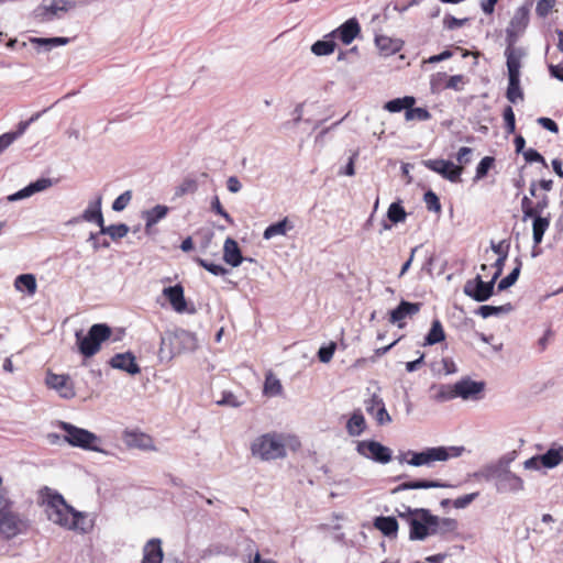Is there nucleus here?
Listing matches in <instances>:
<instances>
[{"label": "nucleus", "instance_id": "nucleus-1", "mask_svg": "<svg viewBox=\"0 0 563 563\" xmlns=\"http://www.w3.org/2000/svg\"><path fill=\"white\" fill-rule=\"evenodd\" d=\"M510 462L509 457L504 456L496 463L485 465L478 470L474 473V477L486 482L494 481L496 490L499 494H517L523 490L525 483L521 477L509 470Z\"/></svg>", "mask_w": 563, "mask_h": 563}, {"label": "nucleus", "instance_id": "nucleus-2", "mask_svg": "<svg viewBox=\"0 0 563 563\" xmlns=\"http://www.w3.org/2000/svg\"><path fill=\"white\" fill-rule=\"evenodd\" d=\"M45 512L47 518L62 527L68 529H76L82 532L87 531L86 527H79V519L82 514L76 511L71 506L67 505L60 494H49L45 505Z\"/></svg>", "mask_w": 563, "mask_h": 563}, {"label": "nucleus", "instance_id": "nucleus-3", "mask_svg": "<svg viewBox=\"0 0 563 563\" xmlns=\"http://www.w3.org/2000/svg\"><path fill=\"white\" fill-rule=\"evenodd\" d=\"M250 450L252 455L261 461L284 459L287 454L285 439L276 432H268L255 438Z\"/></svg>", "mask_w": 563, "mask_h": 563}, {"label": "nucleus", "instance_id": "nucleus-4", "mask_svg": "<svg viewBox=\"0 0 563 563\" xmlns=\"http://www.w3.org/2000/svg\"><path fill=\"white\" fill-rule=\"evenodd\" d=\"M13 503L0 490V534L12 539L26 530V521L12 509Z\"/></svg>", "mask_w": 563, "mask_h": 563}, {"label": "nucleus", "instance_id": "nucleus-5", "mask_svg": "<svg viewBox=\"0 0 563 563\" xmlns=\"http://www.w3.org/2000/svg\"><path fill=\"white\" fill-rule=\"evenodd\" d=\"M59 428L65 431L64 441L69 445L110 455L108 451L98 445L101 440L93 432L65 421L59 422Z\"/></svg>", "mask_w": 563, "mask_h": 563}, {"label": "nucleus", "instance_id": "nucleus-6", "mask_svg": "<svg viewBox=\"0 0 563 563\" xmlns=\"http://www.w3.org/2000/svg\"><path fill=\"white\" fill-rule=\"evenodd\" d=\"M111 333V328L106 323L91 325L86 335H82V331H77L75 335L79 352L85 357L93 356L99 352L101 343L107 341Z\"/></svg>", "mask_w": 563, "mask_h": 563}, {"label": "nucleus", "instance_id": "nucleus-7", "mask_svg": "<svg viewBox=\"0 0 563 563\" xmlns=\"http://www.w3.org/2000/svg\"><path fill=\"white\" fill-rule=\"evenodd\" d=\"M464 448L462 446H434L427 448L421 452L408 451L410 459L407 463L411 466H431L434 462L448 461L450 457H457L462 454Z\"/></svg>", "mask_w": 563, "mask_h": 563}, {"label": "nucleus", "instance_id": "nucleus-8", "mask_svg": "<svg viewBox=\"0 0 563 563\" xmlns=\"http://www.w3.org/2000/svg\"><path fill=\"white\" fill-rule=\"evenodd\" d=\"M169 343L172 346V353L174 355L183 352H192L198 347V340L196 335L187 330L178 329L174 332L167 333L166 336L162 338V345Z\"/></svg>", "mask_w": 563, "mask_h": 563}, {"label": "nucleus", "instance_id": "nucleus-9", "mask_svg": "<svg viewBox=\"0 0 563 563\" xmlns=\"http://www.w3.org/2000/svg\"><path fill=\"white\" fill-rule=\"evenodd\" d=\"M496 280L490 278L484 282L481 275L466 280L463 287V292L477 302L488 300L495 290Z\"/></svg>", "mask_w": 563, "mask_h": 563}, {"label": "nucleus", "instance_id": "nucleus-10", "mask_svg": "<svg viewBox=\"0 0 563 563\" xmlns=\"http://www.w3.org/2000/svg\"><path fill=\"white\" fill-rule=\"evenodd\" d=\"M356 451L362 456L380 464H387L393 459L391 450L374 440L360 441Z\"/></svg>", "mask_w": 563, "mask_h": 563}, {"label": "nucleus", "instance_id": "nucleus-11", "mask_svg": "<svg viewBox=\"0 0 563 563\" xmlns=\"http://www.w3.org/2000/svg\"><path fill=\"white\" fill-rule=\"evenodd\" d=\"M70 8H73V3L68 0H53L51 3L43 2L35 8L33 15L40 22H51L54 19H59Z\"/></svg>", "mask_w": 563, "mask_h": 563}, {"label": "nucleus", "instance_id": "nucleus-12", "mask_svg": "<svg viewBox=\"0 0 563 563\" xmlns=\"http://www.w3.org/2000/svg\"><path fill=\"white\" fill-rule=\"evenodd\" d=\"M423 165L428 169L440 174L443 178L450 180L451 183H457L461 180L463 167L454 165L451 161L427 159L423 161Z\"/></svg>", "mask_w": 563, "mask_h": 563}, {"label": "nucleus", "instance_id": "nucleus-13", "mask_svg": "<svg viewBox=\"0 0 563 563\" xmlns=\"http://www.w3.org/2000/svg\"><path fill=\"white\" fill-rule=\"evenodd\" d=\"M529 5H521L516 11L506 30L507 42L516 43L529 24Z\"/></svg>", "mask_w": 563, "mask_h": 563}, {"label": "nucleus", "instance_id": "nucleus-14", "mask_svg": "<svg viewBox=\"0 0 563 563\" xmlns=\"http://www.w3.org/2000/svg\"><path fill=\"white\" fill-rule=\"evenodd\" d=\"M485 389L484 382H475L470 377L462 378L454 384L455 398L463 400H478L482 398V393Z\"/></svg>", "mask_w": 563, "mask_h": 563}, {"label": "nucleus", "instance_id": "nucleus-15", "mask_svg": "<svg viewBox=\"0 0 563 563\" xmlns=\"http://www.w3.org/2000/svg\"><path fill=\"white\" fill-rule=\"evenodd\" d=\"M429 511L426 508L408 509L409 515H416L415 518H409V539L410 540H424L430 534L429 522L423 514Z\"/></svg>", "mask_w": 563, "mask_h": 563}, {"label": "nucleus", "instance_id": "nucleus-16", "mask_svg": "<svg viewBox=\"0 0 563 563\" xmlns=\"http://www.w3.org/2000/svg\"><path fill=\"white\" fill-rule=\"evenodd\" d=\"M421 302H410L401 300L399 305L389 312V322L396 324L399 329L405 327V320L416 316L420 309Z\"/></svg>", "mask_w": 563, "mask_h": 563}, {"label": "nucleus", "instance_id": "nucleus-17", "mask_svg": "<svg viewBox=\"0 0 563 563\" xmlns=\"http://www.w3.org/2000/svg\"><path fill=\"white\" fill-rule=\"evenodd\" d=\"M361 32V26L355 18L346 20L338 29L332 31L327 37L339 38L343 44H351Z\"/></svg>", "mask_w": 563, "mask_h": 563}, {"label": "nucleus", "instance_id": "nucleus-18", "mask_svg": "<svg viewBox=\"0 0 563 563\" xmlns=\"http://www.w3.org/2000/svg\"><path fill=\"white\" fill-rule=\"evenodd\" d=\"M423 514L427 517V522H429L430 534L444 536L457 529V521L455 519L440 518L432 515L430 511H424Z\"/></svg>", "mask_w": 563, "mask_h": 563}, {"label": "nucleus", "instance_id": "nucleus-19", "mask_svg": "<svg viewBox=\"0 0 563 563\" xmlns=\"http://www.w3.org/2000/svg\"><path fill=\"white\" fill-rule=\"evenodd\" d=\"M163 295L166 297V299L169 301L173 309L178 312L183 313L187 311V302L184 296V288L181 285L177 284L175 286L165 287L163 289ZM189 313H194L195 309L188 310Z\"/></svg>", "mask_w": 563, "mask_h": 563}, {"label": "nucleus", "instance_id": "nucleus-20", "mask_svg": "<svg viewBox=\"0 0 563 563\" xmlns=\"http://www.w3.org/2000/svg\"><path fill=\"white\" fill-rule=\"evenodd\" d=\"M507 43L505 56L507 58L508 76H520L521 59L525 57L526 52L521 47H516L515 43Z\"/></svg>", "mask_w": 563, "mask_h": 563}, {"label": "nucleus", "instance_id": "nucleus-21", "mask_svg": "<svg viewBox=\"0 0 563 563\" xmlns=\"http://www.w3.org/2000/svg\"><path fill=\"white\" fill-rule=\"evenodd\" d=\"M46 384L48 387L57 390L63 398L69 399L75 396L70 379L66 375L48 374Z\"/></svg>", "mask_w": 563, "mask_h": 563}, {"label": "nucleus", "instance_id": "nucleus-22", "mask_svg": "<svg viewBox=\"0 0 563 563\" xmlns=\"http://www.w3.org/2000/svg\"><path fill=\"white\" fill-rule=\"evenodd\" d=\"M53 185V181L51 178H40L31 184H29L23 189L8 196L9 201H18L21 199L29 198L33 196L34 194L44 191L48 189Z\"/></svg>", "mask_w": 563, "mask_h": 563}, {"label": "nucleus", "instance_id": "nucleus-23", "mask_svg": "<svg viewBox=\"0 0 563 563\" xmlns=\"http://www.w3.org/2000/svg\"><path fill=\"white\" fill-rule=\"evenodd\" d=\"M110 365L113 368L124 371L131 375L141 372L140 366L135 362V356L131 352L118 353L110 360Z\"/></svg>", "mask_w": 563, "mask_h": 563}, {"label": "nucleus", "instance_id": "nucleus-24", "mask_svg": "<svg viewBox=\"0 0 563 563\" xmlns=\"http://www.w3.org/2000/svg\"><path fill=\"white\" fill-rule=\"evenodd\" d=\"M123 441L129 448H137L141 450L154 449L152 438L142 432L125 430L123 432Z\"/></svg>", "mask_w": 563, "mask_h": 563}, {"label": "nucleus", "instance_id": "nucleus-25", "mask_svg": "<svg viewBox=\"0 0 563 563\" xmlns=\"http://www.w3.org/2000/svg\"><path fill=\"white\" fill-rule=\"evenodd\" d=\"M223 260L232 267H238L244 261L239 244L232 238H228L223 245Z\"/></svg>", "mask_w": 563, "mask_h": 563}, {"label": "nucleus", "instance_id": "nucleus-26", "mask_svg": "<svg viewBox=\"0 0 563 563\" xmlns=\"http://www.w3.org/2000/svg\"><path fill=\"white\" fill-rule=\"evenodd\" d=\"M163 549L159 539H151L143 548L142 563H163Z\"/></svg>", "mask_w": 563, "mask_h": 563}, {"label": "nucleus", "instance_id": "nucleus-27", "mask_svg": "<svg viewBox=\"0 0 563 563\" xmlns=\"http://www.w3.org/2000/svg\"><path fill=\"white\" fill-rule=\"evenodd\" d=\"M102 196L98 195L95 200L88 203V207L81 213L82 221L96 222L98 225L103 222V214L101 211Z\"/></svg>", "mask_w": 563, "mask_h": 563}, {"label": "nucleus", "instance_id": "nucleus-28", "mask_svg": "<svg viewBox=\"0 0 563 563\" xmlns=\"http://www.w3.org/2000/svg\"><path fill=\"white\" fill-rule=\"evenodd\" d=\"M532 219V239L534 245H539L544 236V233L550 227L551 216L548 213L547 216L537 214L531 217Z\"/></svg>", "mask_w": 563, "mask_h": 563}, {"label": "nucleus", "instance_id": "nucleus-29", "mask_svg": "<svg viewBox=\"0 0 563 563\" xmlns=\"http://www.w3.org/2000/svg\"><path fill=\"white\" fill-rule=\"evenodd\" d=\"M451 485L441 483L438 481H428V479H418L412 482H406L397 487H395L391 490V494H397L401 490H408V489H427V488H442V487H450Z\"/></svg>", "mask_w": 563, "mask_h": 563}, {"label": "nucleus", "instance_id": "nucleus-30", "mask_svg": "<svg viewBox=\"0 0 563 563\" xmlns=\"http://www.w3.org/2000/svg\"><path fill=\"white\" fill-rule=\"evenodd\" d=\"M168 210V207L157 205L154 208L142 212V217L145 220V230L147 233L150 232L153 225H155L158 221H161L167 216Z\"/></svg>", "mask_w": 563, "mask_h": 563}, {"label": "nucleus", "instance_id": "nucleus-31", "mask_svg": "<svg viewBox=\"0 0 563 563\" xmlns=\"http://www.w3.org/2000/svg\"><path fill=\"white\" fill-rule=\"evenodd\" d=\"M374 527L378 529L384 536L388 538H394L397 536L398 531V521L395 517L388 516H379L374 520Z\"/></svg>", "mask_w": 563, "mask_h": 563}, {"label": "nucleus", "instance_id": "nucleus-32", "mask_svg": "<svg viewBox=\"0 0 563 563\" xmlns=\"http://www.w3.org/2000/svg\"><path fill=\"white\" fill-rule=\"evenodd\" d=\"M506 98L510 103L514 104L523 100L525 95L520 87V76H508Z\"/></svg>", "mask_w": 563, "mask_h": 563}, {"label": "nucleus", "instance_id": "nucleus-33", "mask_svg": "<svg viewBox=\"0 0 563 563\" xmlns=\"http://www.w3.org/2000/svg\"><path fill=\"white\" fill-rule=\"evenodd\" d=\"M366 427L365 418L361 410H355L346 422V431L351 437L361 435Z\"/></svg>", "mask_w": 563, "mask_h": 563}, {"label": "nucleus", "instance_id": "nucleus-34", "mask_svg": "<svg viewBox=\"0 0 563 563\" xmlns=\"http://www.w3.org/2000/svg\"><path fill=\"white\" fill-rule=\"evenodd\" d=\"M14 286L16 290H25L31 296H33L37 289L36 278L33 274L19 275L14 280Z\"/></svg>", "mask_w": 563, "mask_h": 563}, {"label": "nucleus", "instance_id": "nucleus-35", "mask_svg": "<svg viewBox=\"0 0 563 563\" xmlns=\"http://www.w3.org/2000/svg\"><path fill=\"white\" fill-rule=\"evenodd\" d=\"M375 44L380 53L386 56L395 54L400 49V43L397 40H393L385 35H377L375 37Z\"/></svg>", "mask_w": 563, "mask_h": 563}, {"label": "nucleus", "instance_id": "nucleus-36", "mask_svg": "<svg viewBox=\"0 0 563 563\" xmlns=\"http://www.w3.org/2000/svg\"><path fill=\"white\" fill-rule=\"evenodd\" d=\"M444 339L445 333L442 323L440 322V320L435 319L432 321L431 328L424 338L423 345H434L437 343L444 341Z\"/></svg>", "mask_w": 563, "mask_h": 563}, {"label": "nucleus", "instance_id": "nucleus-37", "mask_svg": "<svg viewBox=\"0 0 563 563\" xmlns=\"http://www.w3.org/2000/svg\"><path fill=\"white\" fill-rule=\"evenodd\" d=\"M416 103V98L412 96H406L402 98H395L387 101L384 106V109L389 112H400L402 110L407 111V108L413 107Z\"/></svg>", "mask_w": 563, "mask_h": 563}, {"label": "nucleus", "instance_id": "nucleus-38", "mask_svg": "<svg viewBox=\"0 0 563 563\" xmlns=\"http://www.w3.org/2000/svg\"><path fill=\"white\" fill-rule=\"evenodd\" d=\"M453 385H432L430 390L432 391V398L439 402L449 401L455 399V394L453 391Z\"/></svg>", "mask_w": 563, "mask_h": 563}, {"label": "nucleus", "instance_id": "nucleus-39", "mask_svg": "<svg viewBox=\"0 0 563 563\" xmlns=\"http://www.w3.org/2000/svg\"><path fill=\"white\" fill-rule=\"evenodd\" d=\"M292 228L294 227L289 223L288 219L284 218L283 220L268 225L263 233V238L265 240H269L276 235H285L287 231Z\"/></svg>", "mask_w": 563, "mask_h": 563}, {"label": "nucleus", "instance_id": "nucleus-40", "mask_svg": "<svg viewBox=\"0 0 563 563\" xmlns=\"http://www.w3.org/2000/svg\"><path fill=\"white\" fill-rule=\"evenodd\" d=\"M30 42L34 45L41 46L45 52L51 51L56 46L66 45L70 42L68 37H31Z\"/></svg>", "mask_w": 563, "mask_h": 563}, {"label": "nucleus", "instance_id": "nucleus-41", "mask_svg": "<svg viewBox=\"0 0 563 563\" xmlns=\"http://www.w3.org/2000/svg\"><path fill=\"white\" fill-rule=\"evenodd\" d=\"M512 309H514V307L509 302L505 303V305H501V306H488V305H485V306H481L476 310V313L479 314L481 317H483L484 319H486V318H489L492 316H499V314L509 313V312L512 311Z\"/></svg>", "mask_w": 563, "mask_h": 563}, {"label": "nucleus", "instance_id": "nucleus-42", "mask_svg": "<svg viewBox=\"0 0 563 563\" xmlns=\"http://www.w3.org/2000/svg\"><path fill=\"white\" fill-rule=\"evenodd\" d=\"M100 234H108L112 240L124 238L129 233V227L124 223L104 225V221L99 225Z\"/></svg>", "mask_w": 563, "mask_h": 563}, {"label": "nucleus", "instance_id": "nucleus-43", "mask_svg": "<svg viewBox=\"0 0 563 563\" xmlns=\"http://www.w3.org/2000/svg\"><path fill=\"white\" fill-rule=\"evenodd\" d=\"M540 456L542 461V466L547 468H553L563 461V448L550 449Z\"/></svg>", "mask_w": 563, "mask_h": 563}, {"label": "nucleus", "instance_id": "nucleus-44", "mask_svg": "<svg viewBox=\"0 0 563 563\" xmlns=\"http://www.w3.org/2000/svg\"><path fill=\"white\" fill-rule=\"evenodd\" d=\"M521 266H522V262L519 257H517L516 258V267L506 277H504L497 285L498 291L506 290L509 287H511L512 285H515V283L517 282V279L520 275Z\"/></svg>", "mask_w": 563, "mask_h": 563}, {"label": "nucleus", "instance_id": "nucleus-45", "mask_svg": "<svg viewBox=\"0 0 563 563\" xmlns=\"http://www.w3.org/2000/svg\"><path fill=\"white\" fill-rule=\"evenodd\" d=\"M406 217L407 212L401 206L400 201L393 202L389 206L387 210V218L391 223L397 224L399 222H404L406 220Z\"/></svg>", "mask_w": 563, "mask_h": 563}, {"label": "nucleus", "instance_id": "nucleus-46", "mask_svg": "<svg viewBox=\"0 0 563 563\" xmlns=\"http://www.w3.org/2000/svg\"><path fill=\"white\" fill-rule=\"evenodd\" d=\"M335 42L334 41H317L311 46V52L317 56H327L334 52L335 49Z\"/></svg>", "mask_w": 563, "mask_h": 563}, {"label": "nucleus", "instance_id": "nucleus-47", "mask_svg": "<svg viewBox=\"0 0 563 563\" xmlns=\"http://www.w3.org/2000/svg\"><path fill=\"white\" fill-rule=\"evenodd\" d=\"M282 390L280 380L272 374L267 375L264 383V393L268 396H277Z\"/></svg>", "mask_w": 563, "mask_h": 563}, {"label": "nucleus", "instance_id": "nucleus-48", "mask_svg": "<svg viewBox=\"0 0 563 563\" xmlns=\"http://www.w3.org/2000/svg\"><path fill=\"white\" fill-rule=\"evenodd\" d=\"M431 118L430 112L426 108H407L405 112V119L407 121H427Z\"/></svg>", "mask_w": 563, "mask_h": 563}, {"label": "nucleus", "instance_id": "nucleus-49", "mask_svg": "<svg viewBox=\"0 0 563 563\" xmlns=\"http://www.w3.org/2000/svg\"><path fill=\"white\" fill-rule=\"evenodd\" d=\"M196 262L214 276H224L229 273L223 266L210 263L203 258L197 257Z\"/></svg>", "mask_w": 563, "mask_h": 563}, {"label": "nucleus", "instance_id": "nucleus-50", "mask_svg": "<svg viewBox=\"0 0 563 563\" xmlns=\"http://www.w3.org/2000/svg\"><path fill=\"white\" fill-rule=\"evenodd\" d=\"M495 158L492 156H485L481 159L476 167L475 180L484 178L488 170L493 167Z\"/></svg>", "mask_w": 563, "mask_h": 563}, {"label": "nucleus", "instance_id": "nucleus-51", "mask_svg": "<svg viewBox=\"0 0 563 563\" xmlns=\"http://www.w3.org/2000/svg\"><path fill=\"white\" fill-rule=\"evenodd\" d=\"M423 201L429 211H433V212L441 211V203H440L439 197L432 190H428L424 194Z\"/></svg>", "mask_w": 563, "mask_h": 563}, {"label": "nucleus", "instance_id": "nucleus-52", "mask_svg": "<svg viewBox=\"0 0 563 563\" xmlns=\"http://www.w3.org/2000/svg\"><path fill=\"white\" fill-rule=\"evenodd\" d=\"M503 117L507 133L512 134L516 130V118L515 112L510 106L505 107Z\"/></svg>", "mask_w": 563, "mask_h": 563}, {"label": "nucleus", "instance_id": "nucleus-53", "mask_svg": "<svg viewBox=\"0 0 563 563\" xmlns=\"http://www.w3.org/2000/svg\"><path fill=\"white\" fill-rule=\"evenodd\" d=\"M210 208L213 212L221 216L229 224L232 225L234 223L232 217L222 207L218 196L212 198Z\"/></svg>", "mask_w": 563, "mask_h": 563}, {"label": "nucleus", "instance_id": "nucleus-54", "mask_svg": "<svg viewBox=\"0 0 563 563\" xmlns=\"http://www.w3.org/2000/svg\"><path fill=\"white\" fill-rule=\"evenodd\" d=\"M522 220L526 221L536 216L534 202L528 196L521 199Z\"/></svg>", "mask_w": 563, "mask_h": 563}, {"label": "nucleus", "instance_id": "nucleus-55", "mask_svg": "<svg viewBox=\"0 0 563 563\" xmlns=\"http://www.w3.org/2000/svg\"><path fill=\"white\" fill-rule=\"evenodd\" d=\"M132 199V191L126 190L123 194H121L119 197L115 198V200L112 203V209L114 211H122L126 208L129 202Z\"/></svg>", "mask_w": 563, "mask_h": 563}, {"label": "nucleus", "instance_id": "nucleus-56", "mask_svg": "<svg viewBox=\"0 0 563 563\" xmlns=\"http://www.w3.org/2000/svg\"><path fill=\"white\" fill-rule=\"evenodd\" d=\"M556 0H538L536 13L540 18H545L554 8Z\"/></svg>", "mask_w": 563, "mask_h": 563}, {"label": "nucleus", "instance_id": "nucleus-57", "mask_svg": "<svg viewBox=\"0 0 563 563\" xmlns=\"http://www.w3.org/2000/svg\"><path fill=\"white\" fill-rule=\"evenodd\" d=\"M335 349H336V344L334 342H331L329 345L321 346L318 351V357H319L320 362L329 363L331 361V358L333 357Z\"/></svg>", "mask_w": 563, "mask_h": 563}, {"label": "nucleus", "instance_id": "nucleus-58", "mask_svg": "<svg viewBox=\"0 0 563 563\" xmlns=\"http://www.w3.org/2000/svg\"><path fill=\"white\" fill-rule=\"evenodd\" d=\"M382 405H385L383 398L374 393L367 400H365V409L368 415H374V411L377 410Z\"/></svg>", "mask_w": 563, "mask_h": 563}, {"label": "nucleus", "instance_id": "nucleus-59", "mask_svg": "<svg viewBox=\"0 0 563 563\" xmlns=\"http://www.w3.org/2000/svg\"><path fill=\"white\" fill-rule=\"evenodd\" d=\"M522 155L527 163H541L543 166H548L544 157L534 148L526 150Z\"/></svg>", "mask_w": 563, "mask_h": 563}, {"label": "nucleus", "instance_id": "nucleus-60", "mask_svg": "<svg viewBox=\"0 0 563 563\" xmlns=\"http://www.w3.org/2000/svg\"><path fill=\"white\" fill-rule=\"evenodd\" d=\"M466 22H467L466 18L457 19L450 14L443 19V25L448 30H455V29L462 27Z\"/></svg>", "mask_w": 563, "mask_h": 563}, {"label": "nucleus", "instance_id": "nucleus-61", "mask_svg": "<svg viewBox=\"0 0 563 563\" xmlns=\"http://www.w3.org/2000/svg\"><path fill=\"white\" fill-rule=\"evenodd\" d=\"M465 84V78L463 75H454L449 78L445 84V88L452 89L455 91H461L463 89V85Z\"/></svg>", "mask_w": 563, "mask_h": 563}, {"label": "nucleus", "instance_id": "nucleus-62", "mask_svg": "<svg viewBox=\"0 0 563 563\" xmlns=\"http://www.w3.org/2000/svg\"><path fill=\"white\" fill-rule=\"evenodd\" d=\"M372 416L375 418L376 422L379 426L389 423L391 421V418L387 412L385 405H382L377 410L374 411V415Z\"/></svg>", "mask_w": 563, "mask_h": 563}, {"label": "nucleus", "instance_id": "nucleus-63", "mask_svg": "<svg viewBox=\"0 0 563 563\" xmlns=\"http://www.w3.org/2000/svg\"><path fill=\"white\" fill-rule=\"evenodd\" d=\"M477 496L478 493H472L461 496L453 501V505L457 509L466 508Z\"/></svg>", "mask_w": 563, "mask_h": 563}, {"label": "nucleus", "instance_id": "nucleus-64", "mask_svg": "<svg viewBox=\"0 0 563 563\" xmlns=\"http://www.w3.org/2000/svg\"><path fill=\"white\" fill-rule=\"evenodd\" d=\"M536 198H537V202H534L536 216L537 214H543V211L545 209H548V207L550 205L549 196L547 194H542V195H539V197H536Z\"/></svg>", "mask_w": 563, "mask_h": 563}]
</instances>
